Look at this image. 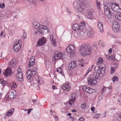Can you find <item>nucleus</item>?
Listing matches in <instances>:
<instances>
[{
	"label": "nucleus",
	"instance_id": "412c9836",
	"mask_svg": "<svg viewBox=\"0 0 121 121\" xmlns=\"http://www.w3.org/2000/svg\"><path fill=\"white\" fill-rule=\"evenodd\" d=\"M7 95L9 98L11 99L13 98L15 96L14 95V92L11 90H10L8 91Z\"/></svg>",
	"mask_w": 121,
	"mask_h": 121
},
{
	"label": "nucleus",
	"instance_id": "58836bf2",
	"mask_svg": "<svg viewBox=\"0 0 121 121\" xmlns=\"http://www.w3.org/2000/svg\"><path fill=\"white\" fill-rule=\"evenodd\" d=\"M112 80L113 81H117L118 80V79L117 77H114L112 78Z\"/></svg>",
	"mask_w": 121,
	"mask_h": 121
},
{
	"label": "nucleus",
	"instance_id": "4c0bfd02",
	"mask_svg": "<svg viewBox=\"0 0 121 121\" xmlns=\"http://www.w3.org/2000/svg\"><path fill=\"white\" fill-rule=\"evenodd\" d=\"M27 0L29 3L34 4H35V2L33 0Z\"/></svg>",
	"mask_w": 121,
	"mask_h": 121
},
{
	"label": "nucleus",
	"instance_id": "ddd939ff",
	"mask_svg": "<svg viewBox=\"0 0 121 121\" xmlns=\"http://www.w3.org/2000/svg\"><path fill=\"white\" fill-rule=\"evenodd\" d=\"M93 12V9H91L88 10L87 14L86 15V17L88 19H93L92 14Z\"/></svg>",
	"mask_w": 121,
	"mask_h": 121
},
{
	"label": "nucleus",
	"instance_id": "de8ad7c7",
	"mask_svg": "<svg viewBox=\"0 0 121 121\" xmlns=\"http://www.w3.org/2000/svg\"><path fill=\"white\" fill-rule=\"evenodd\" d=\"M109 52H108V54L109 55H111V53L112 52V48H110L109 49Z\"/></svg>",
	"mask_w": 121,
	"mask_h": 121
},
{
	"label": "nucleus",
	"instance_id": "ea45409f",
	"mask_svg": "<svg viewBox=\"0 0 121 121\" xmlns=\"http://www.w3.org/2000/svg\"><path fill=\"white\" fill-rule=\"evenodd\" d=\"M5 7L4 3H2V4L0 3V8L3 9Z\"/></svg>",
	"mask_w": 121,
	"mask_h": 121
},
{
	"label": "nucleus",
	"instance_id": "e433bc0d",
	"mask_svg": "<svg viewBox=\"0 0 121 121\" xmlns=\"http://www.w3.org/2000/svg\"><path fill=\"white\" fill-rule=\"evenodd\" d=\"M115 69L114 67H112L111 68V69L110 70V73L111 74H112L113 73H114L115 70Z\"/></svg>",
	"mask_w": 121,
	"mask_h": 121
},
{
	"label": "nucleus",
	"instance_id": "c03bdc74",
	"mask_svg": "<svg viewBox=\"0 0 121 121\" xmlns=\"http://www.w3.org/2000/svg\"><path fill=\"white\" fill-rule=\"evenodd\" d=\"M85 120V119L83 117H82L79 119V121H84Z\"/></svg>",
	"mask_w": 121,
	"mask_h": 121
},
{
	"label": "nucleus",
	"instance_id": "6e6d98bb",
	"mask_svg": "<svg viewBox=\"0 0 121 121\" xmlns=\"http://www.w3.org/2000/svg\"><path fill=\"white\" fill-rule=\"evenodd\" d=\"M115 58V56L113 55H112L111 56H110V58L111 59H113Z\"/></svg>",
	"mask_w": 121,
	"mask_h": 121
},
{
	"label": "nucleus",
	"instance_id": "49530a36",
	"mask_svg": "<svg viewBox=\"0 0 121 121\" xmlns=\"http://www.w3.org/2000/svg\"><path fill=\"white\" fill-rule=\"evenodd\" d=\"M50 39L51 41H54L55 40V39L53 38V36L51 35L50 36Z\"/></svg>",
	"mask_w": 121,
	"mask_h": 121
},
{
	"label": "nucleus",
	"instance_id": "1a4fd4ad",
	"mask_svg": "<svg viewBox=\"0 0 121 121\" xmlns=\"http://www.w3.org/2000/svg\"><path fill=\"white\" fill-rule=\"evenodd\" d=\"M37 69L35 68H33L30 69H29L27 72V74L32 77L35 75L36 73Z\"/></svg>",
	"mask_w": 121,
	"mask_h": 121
},
{
	"label": "nucleus",
	"instance_id": "13d9d810",
	"mask_svg": "<svg viewBox=\"0 0 121 121\" xmlns=\"http://www.w3.org/2000/svg\"><path fill=\"white\" fill-rule=\"evenodd\" d=\"M106 111L103 114V115H103L102 116V117H105V116H106Z\"/></svg>",
	"mask_w": 121,
	"mask_h": 121
},
{
	"label": "nucleus",
	"instance_id": "5fc2aeb1",
	"mask_svg": "<svg viewBox=\"0 0 121 121\" xmlns=\"http://www.w3.org/2000/svg\"><path fill=\"white\" fill-rule=\"evenodd\" d=\"M32 76H30L29 75L27 77V78L28 79V80H30L31 78L32 77Z\"/></svg>",
	"mask_w": 121,
	"mask_h": 121
},
{
	"label": "nucleus",
	"instance_id": "393cba45",
	"mask_svg": "<svg viewBox=\"0 0 121 121\" xmlns=\"http://www.w3.org/2000/svg\"><path fill=\"white\" fill-rule=\"evenodd\" d=\"M62 56V54L60 53L55 54L54 57V58L55 60H57L61 58Z\"/></svg>",
	"mask_w": 121,
	"mask_h": 121
},
{
	"label": "nucleus",
	"instance_id": "c85d7f7f",
	"mask_svg": "<svg viewBox=\"0 0 121 121\" xmlns=\"http://www.w3.org/2000/svg\"><path fill=\"white\" fill-rule=\"evenodd\" d=\"M115 18L116 19L121 21V14H117L115 16Z\"/></svg>",
	"mask_w": 121,
	"mask_h": 121
},
{
	"label": "nucleus",
	"instance_id": "f3484780",
	"mask_svg": "<svg viewBox=\"0 0 121 121\" xmlns=\"http://www.w3.org/2000/svg\"><path fill=\"white\" fill-rule=\"evenodd\" d=\"M17 62L16 59H13L11 60L9 63V66L10 68H13L15 66Z\"/></svg>",
	"mask_w": 121,
	"mask_h": 121
},
{
	"label": "nucleus",
	"instance_id": "0eeeda50",
	"mask_svg": "<svg viewBox=\"0 0 121 121\" xmlns=\"http://www.w3.org/2000/svg\"><path fill=\"white\" fill-rule=\"evenodd\" d=\"M112 25L113 30L117 33H118L120 30V25L117 22L114 21L112 23Z\"/></svg>",
	"mask_w": 121,
	"mask_h": 121
},
{
	"label": "nucleus",
	"instance_id": "a18cd8bd",
	"mask_svg": "<svg viewBox=\"0 0 121 121\" xmlns=\"http://www.w3.org/2000/svg\"><path fill=\"white\" fill-rule=\"evenodd\" d=\"M51 112H52V115H53L54 117H55L56 116V112L54 111H51Z\"/></svg>",
	"mask_w": 121,
	"mask_h": 121
},
{
	"label": "nucleus",
	"instance_id": "864d4df0",
	"mask_svg": "<svg viewBox=\"0 0 121 121\" xmlns=\"http://www.w3.org/2000/svg\"><path fill=\"white\" fill-rule=\"evenodd\" d=\"M70 119L72 121H74V119L73 117L70 116Z\"/></svg>",
	"mask_w": 121,
	"mask_h": 121
},
{
	"label": "nucleus",
	"instance_id": "09e8293b",
	"mask_svg": "<svg viewBox=\"0 0 121 121\" xmlns=\"http://www.w3.org/2000/svg\"><path fill=\"white\" fill-rule=\"evenodd\" d=\"M82 25V26L83 27V26H84L85 25V23L83 21H82L80 23Z\"/></svg>",
	"mask_w": 121,
	"mask_h": 121
},
{
	"label": "nucleus",
	"instance_id": "f03ea898",
	"mask_svg": "<svg viewBox=\"0 0 121 121\" xmlns=\"http://www.w3.org/2000/svg\"><path fill=\"white\" fill-rule=\"evenodd\" d=\"M86 3L83 0H79L73 3L74 7L79 13L83 14L85 7Z\"/></svg>",
	"mask_w": 121,
	"mask_h": 121
},
{
	"label": "nucleus",
	"instance_id": "a19ab883",
	"mask_svg": "<svg viewBox=\"0 0 121 121\" xmlns=\"http://www.w3.org/2000/svg\"><path fill=\"white\" fill-rule=\"evenodd\" d=\"M88 87H87L86 86H84L82 87V89L84 90L86 92V91L88 88Z\"/></svg>",
	"mask_w": 121,
	"mask_h": 121
},
{
	"label": "nucleus",
	"instance_id": "680f3d73",
	"mask_svg": "<svg viewBox=\"0 0 121 121\" xmlns=\"http://www.w3.org/2000/svg\"><path fill=\"white\" fill-rule=\"evenodd\" d=\"M3 81V79H0V83H2V82Z\"/></svg>",
	"mask_w": 121,
	"mask_h": 121
},
{
	"label": "nucleus",
	"instance_id": "7ed1b4c3",
	"mask_svg": "<svg viewBox=\"0 0 121 121\" xmlns=\"http://www.w3.org/2000/svg\"><path fill=\"white\" fill-rule=\"evenodd\" d=\"M33 25L36 29L39 28V32L40 34H46L48 32L49 29L48 27L40 25L38 22L34 21L33 22Z\"/></svg>",
	"mask_w": 121,
	"mask_h": 121
},
{
	"label": "nucleus",
	"instance_id": "37998d69",
	"mask_svg": "<svg viewBox=\"0 0 121 121\" xmlns=\"http://www.w3.org/2000/svg\"><path fill=\"white\" fill-rule=\"evenodd\" d=\"M100 117V115L99 114H96L95 115L94 117V118L96 119H97Z\"/></svg>",
	"mask_w": 121,
	"mask_h": 121
},
{
	"label": "nucleus",
	"instance_id": "f8f14e48",
	"mask_svg": "<svg viewBox=\"0 0 121 121\" xmlns=\"http://www.w3.org/2000/svg\"><path fill=\"white\" fill-rule=\"evenodd\" d=\"M83 27L82 26L78 25L77 24H75L73 26L72 28L74 31L81 30L83 29Z\"/></svg>",
	"mask_w": 121,
	"mask_h": 121
},
{
	"label": "nucleus",
	"instance_id": "39448f33",
	"mask_svg": "<svg viewBox=\"0 0 121 121\" xmlns=\"http://www.w3.org/2000/svg\"><path fill=\"white\" fill-rule=\"evenodd\" d=\"M104 11L105 13L109 18H111L113 17V14L110 11V3L104 2Z\"/></svg>",
	"mask_w": 121,
	"mask_h": 121
},
{
	"label": "nucleus",
	"instance_id": "338daca9",
	"mask_svg": "<svg viewBox=\"0 0 121 121\" xmlns=\"http://www.w3.org/2000/svg\"><path fill=\"white\" fill-rule=\"evenodd\" d=\"M52 88L53 89H54L55 88L56 86H52Z\"/></svg>",
	"mask_w": 121,
	"mask_h": 121
},
{
	"label": "nucleus",
	"instance_id": "774afa93",
	"mask_svg": "<svg viewBox=\"0 0 121 121\" xmlns=\"http://www.w3.org/2000/svg\"><path fill=\"white\" fill-rule=\"evenodd\" d=\"M33 103H35L36 101V100H33Z\"/></svg>",
	"mask_w": 121,
	"mask_h": 121
},
{
	"label": "nucleus",
	"instance_id": "cd10ccee",
	"mask_svg": "<svg viewBox=\"0 0 121 121\" xmlns=\"http://www.w3.org/2000/svg\"><path fill=\"white\" fill-rule=\"evenodd\" d=\"M17 87V85L16 82H12V86L11 87V89L13 90L16 88Z\"/></svg>",
	"mask_w": 121,
	"mask_h": 121
},
{
	"label": "nucleus",
	"instance_id": "f257e3e1",
	"mask_svg": "<svg viewBox=\"0 0 121 121\" xmlns=\"http://www.w3.org/2000/svg\"><path fill=\"white\" fill-rule=\"evenodd\" d=\"M103 61V59L100 57L97 60V63L101 65H97L95 68V72L94 73V74H95L96 76V77L97 78H101L103 76V74L104 72V71L102 69V68H104H104L105 65L104 64H101Z\"/></svg>",
	"mask_w": 121,
	"mask_h": 121
},
{
	"label": "nucleus",
	"instance_id": "a211bd4d",
	"mask_svg": "<svg viewBox=\"0 0 121 121\" xmlns=\"http://www.w3.org/2000/svg\"><path fill=\"white\" fill-rule=\"evenodd\" d=\"M62 88L64 90H67L68 91L70 89V85L68 83H64L63 85Z\"/></svg>",
	"mask_w": 121,
	"mask_h": 121
},
{
	"label": "nucleus",
	"instance_id": "b1692460",
	"mask_svg": "<svg viewBox=\"0 0 121 121\" xmlns=\"http://www.w3.org/2000/svg\"><path fill=\"white\" fill-rule=\"evenodd\" d=\"M98 26L99 30L101 32H104L103 25L101 23L98 22Z\"/></svg>",
	"mask_w": 121,
	"mask_h": 121
},
{
	"label": "nucleus",
	"instance_id": "6ab92c4d",
	"mask_svg": "<svg viewBox=\"0 0 121 121\" xmlns=\"http://www.w3.org/2000/svg\"><path fill=\"white\" fill-rule=\"evenodd\" d=\"M76 95L74 93L71 94V99H70L69 102V104L70 105H72L75 102V100Z\"/></svg>",
	"mask_w": 121,
	"mask_h": 121
},
{
	"label": "nucleus",
	"instance_id": "c756f323",
	"mask_svg": "<svg viewBox=\"0 0 121 121\" xmlns=\"http://www.w3.org/2000/svg\"><path fill=\"white\" fill-rule=\"evenodd\" d=\"M57 72L60 73L62 75H64L63 70L60 68H59L57 69Z\"/></svg>",
	"mask_w": 121,
	"mask_h": 121
},
{
	"label": "nucleus",
	"instance_id": "2f4dec72",
	"mask_svg": "<svg viewBox=\"0 0 121 121\" xmlns=\"http://www.w3.org/2000/svg\"><path fill=\"white\" fill-rule=\"evenodd\" d=\"M110 9H112V10L116 5V3L115 4L110 3Z\"/></svg>",
	"mask_w": 121,
	"mask_h": 121
},
{
	"label": "nucleus",
	"instance_id": "dca6fc26",
	"mask_svg": "<svg viewBox=\"0 0 121 121\" xmlns=\"http://www.w3.org/2000/svg\"><path fill=\"white\" fill-rule=\"evenodd\" d=\"M35 57L33 56L31 57V58L29 60V63L28 65V67L30 68L34 65L35 64Z\"/></svg>",
	"mask_w": 121,
	"mask_h": 121
},
{
	"label": "nucleus",
	"instance_id": "6e6552de",
	"mask_svg": "<svg viewBox=\"0 0 121 121\" xmlns=\"http://www.w3.org/2000/svg\"><path fill=\"white\" fill-rule=\"evenodd\" d=\"M18 72L17 73V78L18 81H22L23 80V76L21 69L20 67L17 68Z\"/></svg>",
	"mask_w": 121,
	"mask_h": 121
},
{
	"label": "nucleus",
	"instance_id": "bf43d9fd",
	"mask_svg": "<svg viewBox=\"0 0 121 121\" xmlns=\"http://www.w3.org/2000/svg\"><path fill=\"white\" fill-rule=\"evenodd\" d=\"M3 34L4 32H3L1 31L0 34V36L2 37V36H3Z\"/></svg>",
	"mask_w": 121,
	"mask_h": 121
},
{
	"label": "nucleus",
	"instance_id": "4be33fe9",
	"mask_svg": "<svg viewBox=\"0 0 121 121\" xmlns=\"http://www.w3.org/2000/svg\"><path fill=\"white\" fill-rule=\"evenodd\" d=\"M14 110V108H13L8 111L7 112L6 116L8 117L11 116L13 113Z\"/></svg>",
	"mask_w": 121,
	"mask_h": 121
},
{
	"label": "nucleus",
	"instance_id": "20e7f679",
	"mask_svg": "<svg viewBox=\"0 0 121 121\" xmlns=\"http://www.w3.org/2000/svg\"><path fill=\"white\" fill-rule=\"evenodd\" d=\"M79 51L81 52V55L83 56L89 55L91 52L90 46L87 44L82 46L79 49Z\"/></svg>",
	"mask_w": 121,
	"mask_h": 121
},
{
	"label": "nucleus",
	"instance_id": "79ce46f5",
	"mask_svg": "<svg viewBox=\"0 0 121 121\" xmlns=\"http://www.w3.org/2000/svg\"><path fill=\"white\" fill-rule=\"evenodd\" d=\"M22 37L23 39H25L26 38V34L25 32H24L23 33L22 35Z\"/></svg>",
	"mask_w": 121,
	"mask_h": 121
},
{
	"label": "nucleus",
	"instance_id": "a878e982",
	"mask_svg": "<svg viewBox=\"0 0 121 121\" xmlns=\"http://www.w3.org/2000/svg\"><path fill=\"white\" fill-rule=\"evenodd\" d=\"M116 5L113 9V10L114 11L117 12H120V11L119 10V5L116 3Z\"/></svg>",
	"mask_w": 121,
	"mask_h": 121
},
{
	"label": "nucleus",
	"instance_id": "e2e57ef3",
	"mask_svg": "<svg viewBox=\"0 0 121 121\" xmlns=\"http://www.w3.org/2000/svg\"><path fill=\"white\" fill-rule=\"evenodd\" d=\"M72 112H76V111L74 109H72Z\"/></svg>",
	"mask_w": 121,
	"mask_h": 121
},
{
	"label": "nucleus",
	"instance_id": "bb28decb",
	"mask_svg": "<svg viewBox=\"0 0 121 121\" xmlns=\"http://www.w3.org/2000/svg\"><path fill=\"white\" fill-rule=\"evenodd\" d=\"M86 92L89 93H91L94 92H95V91L94 90L91 88L88 87V88L86 91Z\"/></svg>",
	"mask_w": 121,
	"mask_h": 121
},
{
	"label": "nucleus",
	"instance_id": "603ef678",
	"mask_svg": "<svg viewBox=\"0 0 121 121\" xmlns=\"http://www.w3.org/2000/svg\"><path fill=\"white\" fill-rule=\"evenodd\" d=\"M52 43L53 44V45L54 46H56V43L55 40L54 41H52Z\"/></svg>",
	"mask_w": 121,
	"mask_h": 121
},
{
	"label": "nucleus",
	"instance_id": "69168bd1",
	"mask_svg": "<svg viewBox=\"0 0 121 121\" xmlns=\"http://www.w3.org/2000/svg\"><path fill=\"white\" fill-rule=\"evenodd\" d=\"M39 32V30L38 29V30H37V31H35V34H37L38 33V32Z\"/></svg>",
	"mask_w": 121,
	"mask_h": 121
},
{
	"label": "nucleus",
	"instance_id": "f704fd0d",
	"mask_svg": "<svg viewBox=\"0 0 121 121\" xmlns=\"http://www.w3.org/2000/svg\"><path fill=\"white\" fill-rule=\"evenodd\" d=\"M107 87L105 86H103L102 87V89L101 90V92L102 93H104V92L106 91V89Z\"/></svg>",
	"mask_w": 121,
	"mask_h": 121
},
{
	"label": "nucleus",
	"instance_id": "8fccbe9b",
	"mask_svg": "<svg viewBox=\"0 0 121 121\" xmlns=\"http://www.w3.org/2000/svg\"><path fill=\"white\" fill-rule=\"evenodd\" d=\"M107 59H109L110 58V56H109L108 55H105Z\"/></svg>",
	"mask_w": 121,
	"mask_h": 121
},
{
	"label": "nucleus",
	"instance_id": "2eb2a0df",
	"mask_svg": "<svg viewBox=\"0 0 121 121\" xmlns=\"http://www.w3.org/2000/svg\"><path fill=\"white\" fill-rule=\"evenodd\" d=\"M75 50L74 45L69 44L67 47L66 50L68 52L70 53L73 52Z\"/></svg>",
	"mask_w": 121,
	"mask_h": 121
},
{
	"label": "nucleus",
	"instance_id": "7c9ffc66",
	"mask_svg": "<svg viewBox=\"0 0 121 121\" xmlns=\"http://www.w3.org/2000/svg\"><path fill=\"white\" fill-rule=\"evenodd\" d=\"M96 5L97 8L99 10L100 8V2L96 0Z\"/></svg>",
	"mask_w": 121,
	"mask_h": 121
},
{
	"label": "nucleus",
	"instance_id": "0e129e2a",
	"mask_svg": "<svg viewBox=\"0 0 121 121\" xmlns=\"http://www.w3.org/2000/svg\"><path fill=\"white\" fill-rule=\"evenodd\" d=\"M119 118H121V113H119Z\"/></svg>",
	"mask_w": 121,
	"mask_h": 121
},
{
	"label": "nucleus",
	"instance_id": "9d476101",
	"mask_svg": "<svg viewBox=\"0 0 121 121\" xmlns=\"http://www.w3.org/2000/svg\"><path fill=\"white\" fill-rule=\"evenodd\" d=\"M20 40L18 41L17 42L13 47V49L15 52L19 51L21 49L22 46L21 43H20Z\"/></svg>",
	"mask_w": 121,
	"mask_h": 121
},
{
	"label": "nucleus",
	"instance_id": "4d7b16f0",
	"mask_svg": "<svg viewBox=\"0 0 121 121\" xmlns=\"http://www.w3.org/2000/svg\"><path fill=\"white\" fill-rule=\"evenodd\" d=\"M1 84L2 85V86H4L5 85V83H4V81L3 80V81L2 82V83H1Z\"/></svg>",
	"mask_w": 121,
	"mask_h": 121
},
{
	"label": "nucleus",
	"instance_id": "3c124183",
	"mask_svg": "<svg viewBox=\"0 0 121 121\" xmlns=\"http://www.w3.org/2000/svg\"><path fill=\"white\" fill-rule=\"evenodd\" d=\"M32 109L31 108L30 109H29L28 110V114H29L30 112L32 110Z\"/></svg>",
	"mask_w": 121,
	"mask_h": 121
},
{
	"label": "nucleus",
	"instance_id": "423d86ee",
	"mask_svg": "<svg viewBox=\"0 0 121 121\" xmlns=\"http://www.w3.org/2000/svg\"><path fill=\"white\" fill-rule=\"evenodd\" d=\"M94 76H95L94 77H93L92 76H91L87 78V81L88 84L89 85H90L95 86L96 85L97 83V81L95 79V78L96 79H98V78H97L95 74L94 75Z\"/></svg>",
	"mask_w": 121,
	"mask_h": 121
},
{
	"label": "nucleus",
	"instance_id": "aec40b11",
	"mask_svg": "<svg viewBox=\"0 0 121 121\" xmlns=\"http://www.w3.org/2000/svg\"><path fill=\"white\" fill-rule=\"evenodd\" d=\"M86 32L87 33V35L88 36L93 33V30L91 27L90 26H88V27L86 29Z\"/></svg>",
	"mask_w": 121,
	"mask_h": 121
},
{
	"label": "nucleus",
	"instance_id": "c9c22d12",
	"mask_svg": "<svg viewBox=\"0 0 121 121\" xmlns=\"http://www.w3.org/2000/svg\"><path fill=\"white\" fill-rule=\"evenodd\" d=\"M91 111L93 112L91 113L92 115H94V112L95 110V108L93 106L91 108Z\"/></svg>",
	"mask_w": 121,
	"mask_h": 121
},
{
	"label": "nucleus",
	"instance_id": "4468645a",
	"mask_svg": "<svg viewBox=\"0 0 121 121\" xmlns=\"http://www.w3.org/2000/svg\"><path fill=\"white\" fill-rule=\"evenodd\" d=\"M46 39L44 38H42L38 41L37 45L42 46L44 45L46 43Z\"/></svg>",
	"mask_w": 121,
	"mask_h": 121
},
{
	"label": "nucleus",
	"instance_id": "5701e85b",
	"mask_svg": "<svg viewBox=\"0 0 121 121\" xmlns=\"http://www.w3.org/2000/svg\"><path fill=\"white\" fill-rule=\"evenodd\" d=\"M76 64L75 61H72L69 64V67L70 69H73L76 66Z\"/></svg>",
	"mask_w": 121,
	"mask_h": 121
},
{
	"label": "nucleus",
	"instance_id": "473e14b6",
	"mask_svg": "<svg viewBox=\"0 0 121 121\" xmlns=\"http://www.w3.org/2000/svg\"><path fill=\"white\" fill-rule=\"evenodd\" d=\"M94 65H92L91 66V67L89 68L88 69L86 73L85 74L84 76H85L87 75V74L90 72L92 70V68L93 66Z\"/></svg>",
	"mask_w": 121,
	"mask_h": 121
},
{
	"label": "nucleus",
	"instance_id": "9b49d317",
	"mask_svg": "<svg viewBox=\"0 0 121 121\" xmlns=\"http://www.w3.org/2000/svg\"><path fill=\"white\" fill-rule=\"evenodd\" d=\"M12 69L10 68H8L4 72V74L6 77L9 76L12 74Z\"/></svg>",
	"mask_w": 121,
	"mask_h": 121
},
{
	"label": "nucleus",
	"instance_id": "72a5a7b5",
	"mask_svg": "<svg viewBox=\"0 0 121 121\" xmlns=\"http://www.w3.org/2000/svg\"><path fill=\"white\" fill-rule=\"evenodd\" d=\"M86 104L85 102H84L81 105V107L82 109H84L86 108Z\"/></svg>",
	"mask_w": 121,
	"mask_h": 121
},
{
	"label": "nucleus",
	"instance_id": "052dcab7",
	"mask_svg": "<svg viewBox=\"0 0 121 121\" xmlns=\"http://www.w3.org/2000/svg\"><path fill=\"white\" fill-rule=\"evenodd\" d=\"M54 119H55V120H57L59 119L56 116L55 117Z\"/></svg>",
	"mask_w": 121,
	"mask_h": 121
}]
</instances>
